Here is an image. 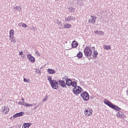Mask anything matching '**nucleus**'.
<instances>
[{"label":"nucleus","instance_id":"obj_28","mask_svg":"<svg viewBox=\"0 0 128 128\" xmlns=\"http://www.w3.org/2000/svg\"><path fill=\"white\" fill-rule=\"evenodd\" d=\"M48 100V96H44V98L43 99V102H46Z\"/></svg>","mask_w":128,"mask_h":128},{"label":"nucleus","instance_id":"obj_1","mask_svg":"<svg viewBox=\"0 0 128 128\" xmlns=\"http://www.w3.org/2000/svg\"><path fill=\"white\" fill-rule=\"evenodd\" d=\"M48 80L49 81L52 88L58 90V83L54 80H52L51 76H48Z\"/></svg>","mask_w":128,"mask_h":128},{"label":"nucleus","instance_id":"obj_21","mask_svg":"<svg viewBox=\"0 0 128 128\" xmlns=\"http://www.w3.org/2000/svg\"><path fill=\"white\" fill-rule=\"evenodd\" d=\"M103 48H104V50H110V48H111L110 46L108 45H104L103 46Z\"/></svg>","mask_w":128,"mask_h":128},{"label":"nucleus","instance_id":"obj_4","mask_svg":"<svg viewBox=\"0 0 128 128\" xmlns=\"http://www.w3.org/2000/svg\"><path fill=\"white\" fill-rule=\"evenodd\" d=\"M82 92V88L80 86H76L73 88L72 92L74 94H78Z\"/></svg>","mask_w":128,"mask_h":128},{"label":"nucleus","instance_id":"obj_8","mask_svg":"<svg viewBox=\"0 0 128 128\" xmlns=\"http://www.w3.org/2000/svg\"><path fill=\"white\" fill-rule=\"evenodd\" d=\"M2 112H3V114H8L10 108L8 106H4L2 107Z\"/></svg>","mask_w":128,"mask_h":128},{"label":"nucleus","instance_id":"obj_10","mask_svg":"<svg viewBox=\"0 0 128 128\" xmlns=\"http://www.w3.org/2000/svg\"><path fill=\"white\" fill-rule=\"evenodd\" d=\"M96 17L91 16V18L89 20L88 22L90 24H94L96 22Z\"/></svg>","mask_w":128,"mask_h":128},{"label":"nucleus","instance_id":"obj_32","mask_svg":"<svg viewBox=\"0 0 128 128\" xmlns=\"http://www.w3.org/2000/svg\"><path fill=\"white\" fill-rule=\"evenodd\" d=\"M16 8V10H18V8H20V6H16L15 8Z\"/></svg>","mask_w":128,"mask_h":128},{"label":"nucleus","instance_id":"obj_25","mask_svg":"<svg viewBox=\"0 0 128 128\" xmlns=\"http://www.w3.org/2000/svg\"><path fill=\"white\" fill-rule=\"evenodd\" d=\"M24 82H28V84H30V78L28 79L26 78H24Z\"/></svg>","mask_w":128,"mask_h":128},{"label":"nucleus","instance_id":"obj_34","mask_svg":"<svg viewBox=\"0 0 128 128\" xmlns=\"http://www.w3.org/2000/svg\"><path fill=\"white\" fill-rule=\"evenodd\" d=\"M19 104H22V102H19Z\"/></svg>","mask_w":128,"mask_h":128},{"label":"nucleus","instance_id":"obj_29","mask_svg":"<svg viewBox=\"0 0 128 128\" xmlns=\"http://www.w3.org/2000/svg\"><path fill=\"white\" fill-rule=\"evenodd\" d=\"M22 26L23 28H28V26L26 24L24 23L22 24Z\"/></svg>","mask_w":128,"mask_h":128},{"label":"nucleus","instance_id":"obj_6","mask_svg":"<svg viewBox=\"0 0 128 128\" xmlns=\"http://www.w3.org/2000/svg\"><path fill=\"white\" fill-rule=\"evenodd\" d=\"M84 114L86 116H90L92 114V109L90 108H86L84 111Z\"/></svg>","mask_w":128,"mask_h":128},{"label":"nucleus","instance_id":"obj_35","mask_svg":"<svg viewBox=\"0 0 128 128\" xmlns=\"http://www.w3.org/2000/svg\"><path fill=\"white\" fill-rule=\"evenodd\" d=\"M58 24H60V22H58Z\"/></svg>","mask_w":128,"mask_h":128},{"label":"nucleus","instance_id":"obj_20","mask_svg":"<svg viewBox=\"0 0 128 128\" xmlns=\"http://www.w3.org/2000/svg\"><path fill=\"white\" fill-rule=\"evenodd\" d=\"M82 56H83V54L81 52H79L76 55V56L77 58H82Z\"/></svg>","mask_w":128,"mask_h":128},{"label":"nucleus","instance_id":"obj_18","mask_svg":"<svg viewBox=\"0 0 128 128\" xmlns=\"http://www.w3.org/2000/svg\"><path fill=\"white\" fill-rule=\"evenodd\" d=\"M30 126H32V124L30 123H24L23 126L24 128H28Z\"/></svg>","mask_w":128,"mask_h":128},{"label":"nucleus","instance_id":"obj_7","mask_svg":"<svg viewBox=\"0 0 128 128\" xmlns=\"http://www.w3.org/2000/svg\"><path fill=\"white\" fill-rule=\"evenodd\" d=\"M27 58L30 62H36V58L30 54H28Z\"/></svg>","mask_w":128,"mask_h":128},{"label":"nucleus","instance_id":"obj_31","mask_svg":"<svg viewBox=\"0 0 128 128\" xmlns=\"http://www.w3.org/2000/svg\"><path fill=\"white\" fill-rule=\"evenodd\" d=\"M22 54H24V52H22V51H21L19 53L20 56H22Z\"/></svg>","mask_w":128,"mask_h":128},{"label":"nucleus","instance_id":"obj_26","mask_svg":"<svg viewBox=\"0 0 128 128\" xmlns=\"http://www.w3.org/2000/svg\"><path fill=\"white\" fill-rule=\"evenodd\" d=\"M76 84H77V83L75 81H73L72 82V84H71V86H74V88H76Z\"/></svg>","mask_w":128,"mask_h":128},{"label":"nucleus","instance_id":"obj_2","mask_svg":"<svg viewBox=\"0 0 128 128\" xmlns=\"http://www.w3.org/2000/svg\"><path fill=\"white\" fill-rule=\"evenodd\" d=\"M104 104H106V106H109L111 108H112V110H117L118 112H120V107H118L116 105L112 104V103L110 102V100H104Z\"/></svg>","mask_w":128,"mask_h":128},{"label":"nucleus","instance_id":"obj_24","mask_svg":"<svg viewBox=\"0 0 128 128\" xmlns=\"http://www.w3.org/2000/svg\"><path fill=\"white\" fill-rule=\"evenodd\" d=\"M72 82L70 80H67L66 81V84L68 86H72Z\"/></svg>","mask_w":128,"mask_h":128},{"label":"nucleus","instance_id":"obj_23","mask_svg":"<svg viewBox=\"0 0 128 128\" xmlns=\"http://www.w3.org/2000/svg\"><path fill=\"white\" fill-rule=\"evenodd\" d=\"M10 40L11 42L13 44H16V39L14 38V37H10Z\"/></svg>","mask_w":128,"mask_h":128},{"label":"nucleus","instance_id":"obj_22","mask_svg":"<svg viewBox=\"0 0 128 128\" xmlns=\"http://www.w3.org/2000/svg\"><path fill=\"white\" fill-rule=\"evenodd\" d=\"M64 28H72V24H66L64 25Z\"/></svg>","mask_w":128,"mask_h":128},{"label":"nucleus","instance_id":"obj_12","mask_svg":"<svg viewBox=\"0 0 128 128\" xmlns=\"http://www.w3.org/2000/svg\"><path fill=\"white\" fill-rule=\"evenodd\" d=\"M94 33L95 34H100V36H104V32L98 30L94 31Z\"/></svg>","mask_w":128,"mask_h":128},{"label":"nucleus","instance_id":"obj_15","mask_svg":"<svg viewBox=\"0 0 128 128\" xmlns=\"http://www.w3.org/2000/svg\"><path fill=\"white\" fill-rule=\"evenodd\" d=\"M14 36V30H10V38Z\"/></svg>","mask_w":128,"mask_h":128},{"label":"nucleus","instance_id":"obj_16","mask_svg":"<svg viewBox=\"0 0 128 128\" xmlns=\"http://www.w3.org/2000/svg\"><path fill=\"white\" fill-rule=\"evenodd\" d=\"M48 72L50 74H56V71L54 70L48 68Z\"/></svg>","mask_w":128,"mask_h":128},{"label":"nucleus","instance_id":"obj_14","mask_svg":"<svg viewBox=\"0 0 128 128\" xmlns=\"http://www.w3.org/2000/svg\"><path fill=\"white\" fill-rule=\"evenodd\" d=\"M58 84H60L62 88H64L66 86V83L64 80L58 81Z\"/></svg>","mask_w":128,"mask_h":128},{"label":"nucleus","instance_id":"obj_11","mask_svg":"<svg viewBox=\"0 0 128 128\" xmlns=\"http://www.w3.org/2000/svg\"><path fill=\"white\" fill-rule=\"evenodd\" d=\"M24 112H20L18 113H17L13 116V118H18L20 116H24Z\"/></svg>","mask_w":128,"mask_h":128},{"label":"nucleus","instance_id":"obj_19","mask_svg":"<svg viewBox=\"0 0 128 128\" xmlns=\"http://www.w3.org/2000/svg\"><path fill=\"white\" fill-rule=\"evenodd\" d=\"M98 52L94 51L92 55V58L94 59L96 58V56H98Z\"/></svg>","mask_w":128,"mask_h":128},{"label":"nucleus","instance_id":"obj_3","mask_svg":"<svg viewBox=\"0 0 128 128\" xmlns=\"http://www.w3.org/2000/svg\"><path fill=\"white\" fill-rule=\"evenodd\" d=\"M84 54L86 56H90L92 54V48L87 46L84 50Z\"/></svg>","mask_w":128,"mask_h":128},{"label":"nucleus","instance_id":"obj_27","mask_svg":"<svg viewBox=\"0 0 128 128\" xmlns=\"http://www.w3.org/2000/svg\"><path fill=\"white\" fill-rule=\"evenodd\" d=\"M24 106H28V108H30V106H32V104H28V103H26L24 104Z\"/></svg>","mask_w":128,"mask_h":128},{"label":"nucleus","instance_id":"obj_9","mask_svg":"<svg viewBox=\"0 0 128 128\" xmlns=\"http://www.w3.org/2000/svg\"><path fill=\"white\" fill-rule=\"evenodd\" d=\"M117 118H124L125 116L124 112H119L116 114Z\"/></svg>","mask_w":128,"mask_h":128},{"label":"nucleus","instance_id":"obj_30","mask_svg":"<svg viewBox=\"0 0 128 128\" xmlns=\"http://www.w3.org/2000/svg\"><path fill=\"white\" fill-rule=\"evenodd\" d=\"M36 54L37 55V56H40V52H38V51H36Z\"/></svg>","mask_w":128,"mask_h":128},{"label":"nucleus","instance_id":"obj_13","mask_svg":"<svg viewBox=\"0 0 128 128\" xmlns=\"http://www.w3.org/2000/svg\"><path fill=\"white\" fill-rule=\"evenodd\" d=\"M72 46L73 48H76V46H78V42H76V41L74 40L72 42Z\"/></svg>","mask_w":128,"mask_h":128},{"label":"nucleus","instance_id":"obj_17","mask_svg":"<svg viewBox=\"0 0 128 128\" xmlns=\"http://www.w3.org/2000/svg\"><path fill=\"white\" fill-rule=\"evenodd\" d=\"M73 20L74 18H72V16H68L65 18V22H72V20Z\"/></svg>","mask_w":128,"mask_h":128},{"label":"nucleus","instance_id":"obj_5","mask_svg":"<svg viewBox=\"0 0 128 128\" xmlns=\"http://www.w3.org/2000/svg\"><path fill=\"white\" fill-rule=\"evenodd\" d=\"M80 96L82 97L84 100L86 101L90 100V94L88 92H83L80 94Z\"/></svg>","mask_w":128,"mask_h":128},{"label":"nucleus","instance_id":"obj_33","mask_svg":"<svg viewBox=\"0 0 128 128\" xmlns=\"http://www.w3.org/2000/svg\"><path fill=\"white\" fill-rule=\"evenodd\" d=\"M22 100L24 104V98H22Z\"/></svg>","mask_w":128,"mask_h":128}]
</instances>
